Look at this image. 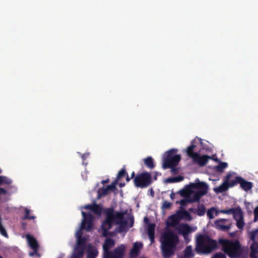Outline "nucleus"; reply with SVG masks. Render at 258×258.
Returning <instances> with one entry per match:
<instances>
[{
    "mask_svg": "<svg viewBox=\"0 0 258 258\" xmlns=\"http://www.w3.org/2000/svg\"><path fill=\"white\" fill-rule=\"evenodd\" d=\"M0 233L4 237L8 238V234L2 224V219L1 217H0Z\"/></svg>",
    "mask_w": 258,
    "mask_h": 258,
    "instance_id": "obj_34",
    "label": "nucleus"
},
{
    "mask_svg": "<svg viewBox=\"0 0 258 258\" xmlns=\"http://www.w3.org/2000/svg\"><path fill=\"white\" fill-rule=\"evenodd\" d=\"M30 213V210L28 209V208L25 209V215L22 218L23 220L25 219H29V220H34L36 218V217L35 216H30L29 214Z\"/></svg>",
    "mask_w": 258,
    "mask_h": 258,
    "instance_id": "obj_33",
    "label": "nucleus"
},
{
    "mask_svg": "<svg viewBox=\"0 0 258 258\" xmlns=\"http://www.w3.org/2000/svg\"><path fill=\"white\" fill-rule=\"evenodd\" d=\"M143 247V244L141 242H136L134 243L133 248L130 251V256L132 257H137L140 252V249Z\"/></svg>",
    "mask_w": 258,
    "mask_h": 258,
    "instance_id": "obj_17",
    "label": "nucleus"
},
{
    "mask_svg": "<svg viewBox=\"0 0 258 258\" xmlns=\"http://www.w3.org/2000/svg\"><path fill=\"white\" fill-rule=\"evenodd\" d=\"M228 166V164L226 162H220L216 167L215 169L217 171L222 172L225 168Z\"/></svg>",
    "mask_w": 258,
    "mask_h": 258,
    "instance_id": "obj_32",
    "label": "nucleus"
},
{
    "mask_svg": "<svg viewBox=\"0 0 258 258\" xmlns=\"http://www.w3.org/2000/svg\"><path fill=\"white\" fill-rule=\"evenodd\" d=\"M254 220L255 221L258 220V206L254 210Z\"/></svg>",
    "mask_w": 258,
    "mask_h": 258,
    "instance_id": "obj_47",
    "label": "nucleus"
},
{
    "mask_svg": "<svg viewBox=\"0 0 258 258\" xmlns=\"http://www.w3.org/2000/svg\"><path fill=\"white\" fill-rule=\"evenodd\" d=\"M33 249V251L29 253V255L30 256H34L35 255H37L38 256H40V254L38 253V251L39 249Z\"/></svg>",
    "mask_w": 258,
    "mask_h": 258,
    "instance_id": "obj_46",
    "label": "nucleus"
},
{
    "mask_svg": "<svg viewBox=\"0 0 258 258\" xmlns=\"http://www.w3.org/2000/svg\"><path fill=\"white\" fill-rule=\"evenodd\" d=\"M161 254L163 258L174 255L179 242L178 236L171 231L163 233L160 239Z\"/></svg>",
    "mask_w": 258,
    "mask_h": 258,
    "instance_id": "obj_2",
    "label": "nucleus"
},
{
    "mask_svg": "<svg viewBox=\"0 0 258 258\" xmlns=\"http://www.w3.org/2000/svg\"><path fill=\"white\" fill-rule=\"evenodd\" d=\"M84 208L86 209L91 210L95 214L100 216L103 211V207L100 205H98L94 203L93 204L87 205L84 206Z\"/></svg>",
    "mask_w": 258,
    "mask_h": 258,
    "instance_id": "obj_14",
    "label": "nucleus"
},
{
    "mask_svg": "<svg viewBox=\"0 0 258 258\" xmlns=\"http://www.w3.org/2000/svg\"><path fill=\"white\" fill-rule=\"evenodd\" d=\"M170 219L171 221V225L172 226L177 225L178 223V222L180 221V219L179 215L177 213V212L176 213V214L170 216Z\"/></svg>",
    "mask_w": 258,
    "mask_h": 258,
    "instance_id": "obj_30",
    "label": "nucleus"
},
{
    "mask_svg": "<svg viewBox=\"0 0 258 258\" xmlns=\"http://www.w3.org/2000/svg\"><path fill=\"white\" fill-rule=\"evenodd\" d=\"M219 243L223 251L230 258H240L244 254V247L241 246L238 240L220 239Z\"/></svg>",
    "mask_w": 258,
    "mask_h": 258,
    "instance_id": "obj_3",
    "label": "nucleus"
},
{
    "mask_svg": "<svg viewBox=\"0 0 258 258\" xmlns=\"http://www.w3.org/2000/svg\"><path fill=\"white\" fill-rule=\"evenodd\" d=\"M13 180L6 176L0 175V186L3 185H11Z\"/></svg>",
    "mask_w": 258,
    "mask_h": 258,
    "instance_id": "obj_27",
    "label": "nucleus"
},
{
    "mask_svg": "<svg viewBox=\"0 0 258 258\" xmlns=\"http://www.w3.org/2000/svg\"><path fill=\"white\" fill-rule=\"evenodd\" d=\"M86 239L84 237L77 238V244L76 247V252L83 254L86 247Z\"/></svg>",
    "mask_w": 258,
    "mask_h": 258,
    "instance_id": "obj_16",
    "label": "nucleus"
},
{
    "mask_svg": "<svg viewBox=\"0 0 258 258\" xmlns=\"http://www.w3.org/2000/svg\"><path fill=\"white\" fill-rule=\"evenodd\" d=\"M215 211V209L214 208H212L208 210V211L207 212V215L210 219H212L214 218V213Z\"/></svg>",
    "mask_w": 258,
    "mask_h": 258,
    "instance_id": "obj_39",
    "label": "nucleus"
},
{
    "mask_svg": "<svg viewBox=\"0 0 258 258\" xmlns=\"http://www.w3.org/2000/svg\"><path fill=\"white\" fill-rule=\"evenodd\" d=\"M183 179V177L182 176H178L174 177L175 182H180Z\"/></svg>",
    "mask_w": 258,
    "mask_h": 258,
    "instance_id": "obj_49",
    "label": "nucleus"
},
{
    "mask_svg": "<svg viewBox=\"0 0 258 258\" xmlns=\"http://www.w3.org/2000/svg\"><path fill=\"white\" fill-rule=\"evenodd\" d=\"M194 141L191 142V145L189 146L186 149V154L188 157L191 158L192 160L196 157V155H197L198 153L195 152L194 149L196 147V146L193 144Z\"/></svg>",
    "mask_w": 258,
    "mask_h": 258,
    "instance_id": "obj_24",
    "label": "nucleus"
},
{
    "mask_svg": "<svg viewBox=\"0 0 258 258\" xmlns=\"http://www.w3.org/2000/svg\"><path fill=\"white\" fill-rule=\"evenodd\" d=\"M258 234V229L251 231L249 233L250 239L251 241H255L256 237Z\"/></svg>",
    "mask_w": 258,
    "mask_h": 258,
    "instance_id": "obj_37",
    "label": "nucleus"
},
{
    "mask_svg": "<svg viewBox=\"0 0 258 258\" xmlns=\"http://www.w3.org/2000/svg\"><path fill=\"white\" fill-rule=\"evenodd\" d=\"M108 190L105 188H100L98 189V195L99 198L106 196L108 194Z\"/></svg>",
    "mask_w": 258,
    "mask_h": 258,
    "instance_id": "obj_35",
    "label": "nucleus"
},
{
    "mask_svg": "<svg viewBox=\"0 0 258 258\" xmlns=\"http://www.w3.org/2000/svg\"><path fill=\"white\" fill-rule=\"evenodd\" d=\"M118 181L117 180H115L111 184L107 185L106 186L108 191L109 190H113L116 189V185Z\"/></svg>",
    "mask_w": 258,
    "mask_h": 258,
    "instance_id": "obj_40",
    "label": "nucleus"
},
{
    "mask_svg": "<svg viewBox=\"0 0 258 258\" xmlns=\"http://www.w3.org/2000/svg\"><path fill=\"white\" fill-rule=\"evenodd\" d=\"M204 193L201 192H196L192 196L191 198H185V199L181 200L179 203L181 206H185L187 203H194L198 202L200 201V199L204 196ZM178 203L177 202L176 203Z\"/></svg>",
    "mask_w": 258,
    "mask_h": 258,
    "instance_id": "obj_11",
    "label": "nucleus"
},
{
    "mask_svg": "<svg viewBox=\"0 0 258 258\" xmlns=\"http://www.w3.org/2000/svg\"><path fill=\"white\" fill-rule=\"evenodd\" d=\"M98 254V251L96 247L89 244L87 248V258H96Z\"/></svg>",
    "mask_w": 258,
    "mask_h": 258,
    "instance_id": "obj_20",
    "label": "nucleus"
},
{
    "mask_svg": "<svg viewBox=\"0 0 258 258\" xmlns=\"http://www.w3.org/2000/svg\"><path fill=\"white\" fill-rule=\"evenodd\" d=\"M233 216L234 219L235 220L243 218L242 211L239 207L234 209Z\"/></svg>",
    "mask_w": 258,
    "mask_h": 258,
    "instance_id": "obj_25",
    "label": "nucleus"
},
{
    "mask_svg": "<svg viewBox=\"0 0 258 258\" xmlns=\"http://www.w3.org/2000/svg\"><path fill=\"white\" fill-rule=\"evenodd\" d=\"M177 151V149H172L166 152V156L163 160L162 167L167 169L169 167H176L181 160L180 155H174Z\"/></svg>",
    "mask_w": 258,
    "mask_h": 258,
    "instance_id": "obj_7",
    "label": "nucleus"
},
{
    "mask_svg": "<svg viewBox=\"0 0 258 258\" xmlns=\"http://www.w3.org/2000/svg\"><path fill=\"white\" fill-rule=\"evenodd\" d=\"M26 237L31 249H39V244L34 237L28 234L26 235Z\"/></svg>",
    "mask_w": 258,
    "mask_h": 258,
    "instance_id": "obj_21",
    "label": "nucleus"
},
{
    "mask_svg": "<svg viewBox=\"0 0 258 258\" xmlns=\"http://www.w3.org/2000/svg\"><path fill=\"white\" fill-rule=\"evenodd\" d=\"M217 242L209 236L200 235L197 238L195 251L198 253H210L217 248Z\"/></svg>",
    "mask_w": 258,
    "mask_h": 258,
    "instance_id": "obj_4",
    "label": "nucleus"
},
{
    "mask_svg": "<svg viewBox=\"0 0 258 258\" xmlns=\"http://www.w3.org/2000/svg\"><path fill=\"white\" fill-rule=\"evenodd\" d=\"M126 175V180L127 182H128L130 181V180L132 179L131 178V177H129L127 174Z\"/></svg>",
    "mask_w": 258,
    "mask_h": 258,
    "instance_id": "obj_55",
    "label": "nucleus"
},
{
    "mask_svg": "<svg viewBox=\"0 0 258 258\" xmlns=\"http://www.w3.org/2000/svg\"><path fill=\"white\" fill-rule=\"evenodd\" d=\"M234 209H235V208H230V209H229L227 210L223 209V210H220V212L221 213H223V214H228V215H230V214L233 215V213L234 212Z\"/></svg>",
    "mask_w": 258,
    "mask_h": 258,
    "instance_id": "obj_41",
    "label": "nucleus"
},
{
    "mask_svg": "<svg viewBox=\"0 0 258 258\" xmlns=\"http://www.w3.org/2000/svg\"><path fill=\"white\" fill-rule=\"evenodd\" d=\"M189 211L192 212H194V211H196V209L191 208L189 209Z\"/></svg>",
    "mask_w": 258,
    "mask_h": 258,
    "instance_id": "obj_59",
    "label": "nucleus"
},
{
    "mask_svg": "<svg viewBox=\"0 0 258 258\" xmlns=\"http://www.w3.org/2000/svg\"><path fill=\"white\" fill-rule=\"evenodd\" d=\"M258 251H256L255 249H250V258H257V254Z\"/></svg>",
    "mask_w": 258,
    "mask_h": 258,
    "instance_id": "obj_44",
    "label": "nucleus"
},
{
    "mask_svg": "<svg viewBox=\"0 0 258 258\" xmlns=\"http://www.w3.org/2000/svg\"><path fill=\"white\" fill-rule=\"evenodd\" d=\"M144 221L146 224H148L147 233L151 241V243L154 242L155 239V230L156 225L154 223H149V220L147 217H145Z\"/></svg>",
    "mask_w": 258,
    "mask_h": 258,
    "instance_id": "obj_12",
    "label": "nucleus"
},
{
    "mask_svg": "<svg viewBox=\"0 0 258 258\" xmlns=\"http://www.w3.org/2000/svg\"><path fill=\"white\" fill-rule=\"evenodd\" d=\"M172 204L167 201H164L162 204V208L163 209H169L171 206Z\"/></svg>",
    "mask_w": 258,
    "mask_h": 258,
    "instance_id": "obj_42",
    "label": "nucleus"
},
{
    "mask_svg": "<svg viewBox=\"0 0 258 258\" xmlns=\"http://www.w3.org/2000/svg\"><path fill=\"white\" fill-rule=\"evenodd\" d=\"M179 215L180 220L184 219L188 221H190L192 219L191 216L188 212L185 210H179L177 211Z\"/></svg>",
    "mask_w": 258,
    "mask_h": 258,
    "instance_id": "obj_23",
    "label": "nucleus"
},
{
    "mask_svg": "<svg viewBox=\"0 0 258 258\" xmlns=\"http://www.w3.org/2000/svg\"><path fill=\"white\" fill-rule=\"evenodd\" d=\"M240 187L245 191H248L250 190L253 187V183L250 181L245 180L242 177L240 179Z\"/></svg>",
    "mask_w": 258,
    "mask_h": 258,
    "instance_id": "obj_22",
    "label": "nucleus"
},
{
    "mask_svg": "<svg viewBox=\"0 0 258 258\" xmlns=\"http://www.w3.org/2000/svg\"><path fill=\"white\" fill-rule=\"evenodd\" d=\"M191 232L190 227L186 224H181L179 226L178 232L182 234L184 238L186 239L188 234Z\"/></svg>",
    "mask_w": 258,
    "mask_h": 258,
    "instance_id": "obj_18",
    "label": "nucleus"
},
{
    "mask_svg": "<svg viewBox=\"0 0 258 258\" xmlns=\"http://www.w3.org/2000/svg\"><path fill=\"white\" fill-rule=\"evenodd\" d=\"M22 228L23 230H26V224L25 222H23L22 223Z\"/></svg>",
    "mask_w": 258,
    "mask_h": 258,
    "instance_id": "obj_53",
    "label": "nucleus"
},
{
    "mask_svg": "<svg viewBox=\"0 0 258 258\" xmlns=\"http://www.w3.org/2000/svg\"><path fill=\"white\" fill-rule=\"evenodd\" d=\"M215 228L222 231H227L232 226L231 221L227 219H219L214 222Z\"/></svg>",
    "mask_w": 258,
    "mask_h": 258,
    "instance_id": "obj_10",
    "label": "nucleus"
},
{
    "mask_svg": "<svg viewBox=\"0 0 258 258\" xmlns=\"http://www.w3.org/2000/svg\"><path fill=\"white\" fill-rule=\"evenodd\" d=\"M196 157L194 158L193 161L194 162L198 163L201 166H205L208 161L209 159L211 157L208 155L200 156L199 153L196 155Z\"/></svg>",
    "mask_w": 258,
    "mask_h": 258,
    "instance_id": "obj_15",
    "label": "nucleus"
},
{
    "mask_svg": "<svg viewBox=\"0 0 258 258\" xmlns=\"http://www.w3.org/2000/svg\"><path fill=\"white\" fill-rule=\"evenodd\" d=\"M252 242L250 246V249H255L256 251H258V243L255 241Z\"/></svg>",
    "mask_w": 258,
    "mask_h": 258,
    "instance_id": "obj_45",
    "label": "nucleus"
},
{
    "mask_svg": "<svg viewBox=\"0 0 258 258\" xmlns=\"http://www.w3.org/2000/svg\"><path fill=\"white\" fill-rule=\"evenodd\" d=\"M130 220H131V226H132L133 225V223H134V218L133 217H132L130 218Z\"/></svg>",
    "mask_w": 258,
    "mask_h": 258,
    "instance_id": "obj_56",
    "label": "nucleus"
},
{
    "mask_svg": "<svg viewBox=\"0 0 258 258\" xmlns=\"http://www.w3.org/2000/svg\"><path fill=\"white\" fill-rule=\"evenodd\" d=\"M82 255L83 254L76 252L73 255L72 258H82Z\"/></svg>",
    "mask_w": 258,
    "mask_h": 258,
    "instance_id": "obj_51",
    "label": "nucleus"
},
{
    "mask_svg": "<svg viewBox=\"0 0 258 258\" xmlns=\"http://www.w3.org/2000/svg\"><path fill=\"white\" fill-rule=\"evenodd\" d=\"M167 182L172 183L175 182L174 177H169L166 180Z\"/></svg>",
    "mask_w": 258,
    "mask_h": 258,
    "instance_id": "obj_52",
    "label": "nucleus"
},
{
    "mask_svg": "<svg viewBox=\"0 0 258 258\" xmlns=\"http://www.w3.org/2000/svg\"><path fill=\"white\" fill-rule=\"evenodd\" d=\"M8 194V191L6 189L3 187H0V196L2 195H6Z\"/></svg>",
    "mask_w": 258,
    "mask_h": 258,
    "instance_id": "obj_50",
    "label": "nucleus"
},
{
    "mask_svg": "<svg viewBox=\"0 0 258 258\" xmlns=\"http://www.w3.org/2000/svg\"><path fill=\"white\" fill-rule=\"evenodd\" d=\"M0 258H3L2 256L0 255Z\"/></svg>",
    "mask_w": 258,
    "mask_h": 258,
    "instance_id": "obj_61",
    "label": "nucleus"
},
{
    "mask_svg": "<svg viewBox=\"0 0 258 258\" xmlns=\"http://www.w3.org/2000/svg\"><path fill=\"white\" fill-rule=\"evenodd\" d=\"M211 258H226V256L222 252H217L215 253Z\"/></svg>",
    "mask_w": 258,
    "mask_h": 258,
    "instance_id": "obj_43",
    "label": "nucleus"
},
{
    "mask_svg": "<svg viewBox=\"0 0 258 258\" xmlns=\"http://www.w3.org/2000/svg\"><path fill=\"white\" fill-rule=\"evenodd\" d=\"M135 186L144 188L148 187L152 182V177L150 173L147 171L138 173L133 179Z\"/></svg>",
    "mask_w": 258,
    "mask_h": 258,
    "instance_id": "obj_8",
    "label": "nucleus"
},
{
    "mask_svg": "<svg viewBox=\"0 0 258 258\" xmlns=\"http://www.w3.org/2000/svg\"><path fill=\"white\" fill-rule=\"evenodd\" d=\"M104 213L105 215V220L102 222L101 230L103 237L112 235L109 230L113 225H119L120 231L124 229L127 225V221L124 220L125 212L115 211L113 208L105 209Z\"/></svg>",
    "mask_w": 258,
    "mask_h": 258,
    "instance_id": "obj_1",
    "label": "nucleus"
},
{
    "mask_svg": "<svg viewBox=\"0 0 258 258\" xmlns=\"http://www.w3.org/2000/svg\"><path fill=\"white\" fill-rule=\"evenodd\" d=\"M232 176V173H228L225 177L224 182L218 187L214 188V191L217 194H219L227 190L229 187V185H228V180L231 178Z\"/></svg>",
    "mask_w": 258,
    "mask_h": 258,
    "instance_id": "obj_13",
    "label": "nucleus"
},
{
    "mask_svg": "<svg viewBox=\"0 0 258 258\" xmlns=\"http://www.w3.org/2000/svg\"><path fill=\"white\" fill-rule=\"evenodd\" d=\"M83 220L81 223L80 229L76 233V237L77 238H81L83 235L82 230L85 229L86 231H90L93 228L94 217L90 213H86L85 212H82Z\"/></svg>",
    "mask_w": 258,
    "mask_h": 258,
    "instance_id": "obj_6",
    "label": "nucleus"
},
{
    "mask_svg": "<svg viewBox=\"0 0 258 258\" xmlns=\"http://www.w3.org/2000/svg\"><path fill=\"white\" fill-rule=\"evenodd\" d=\"M136 175H135V173L134 171H133L132 174H131V178H133L134 179L135 177L136 176Z\"/></svg>",
    "mask_w": 258,
    "mask_h": 258,
    "instance_id": "obj_54",
    "label": "nucleus"
},
{
    "mask_svg": "<svg viewBox=\"0 0 258 258\" xmlns=\"http://www.w3.org/2000/svg\"><path fill=\"white\" fill-rule=\"evenodd\" d=\"M240 179H241V177L240 176H236L234 177V179L230 180V178L228 180V185H229V187H233L236 185L237 184H239L240 180Z\"/></svg>",
    "mask_w": 258,
    "mask_h": 258,
    "instance_id": "obj_31",
    "label": "nucleus"
},
{
    "mask_svg": "<svg viewBox=\"0 0 258 258\" xmlns=\"http://www.w3.org/2000/svg\"><path fill=\"white\" fill-rule=\"evenodd\" d=\"M145 165L150 169H153L155 167L153 159L151 157H148L144 159Z\"/></svg>",
    "mask_w": 258,
    "mask_h": 258,
    "instance_id": "obj_26",
    "label": "nucleus"
},
{
    "mask_svg": "<svg viewBox=\"0 0 258 258\" xmlns=\"http://www.w3.org/2000/svg\"><path fill=\"white\" fill-rule=\"evenodd\" d=\"M10 188H14V189H16V186H11L10 187Z\"/></svg>",
    "mask_w": 258,
    "mask_h": 258,
    "instance_id": "obj_60",
    "label": "nucleus"
},
{
    "mask_svg": "<svg viewBox=\"0 0 258 258\" xmlns=\"http://www.w3.org/2000/svg\"><path fill=\"white\" fill-rule=\"evenodd\" d=\"M184 255L185 258H190L194 256L191 246L189 245L185 248L184 251Z\"/></svg>",
    "mask_w": 258,
    "mask_h": 258,
    "instance_id": "obj_29",
    "label": "nucleus"
},
{
    "mask_svg": "<svg viewBox=\"0 0 258 258\" xmlns=\"http://www.w3.org/2000/svg\"><path fill=\"white\" fill-rule=\"evenodd\" d=\"M206 209L203 204H199L196 210V213L199 216H204L206 213Z\"/></svg>",
    "mask_w": 258,
    "mask_h": 258,
    "instance_id": "obj_28",
    "label": "nucleus"
},
{
    "mask_svg": "<svg viewBox=\"0 0 258 258\" xmlns=\"http://www.w3.org/2000/svg\"><path fill=\"white\" fill-rule=\"evenodd\" d=\"M127 173L124 168H122L118 173L117 175L116 180L117 181L122 177L125 176Z\"/></svg>",
    "mask_w": 258,
    "mask_h": 258,
    "instance_id": "obj_36",
    "label": "nucleus"
},
{
    "mask_svg": "<svg viewBox=\"0 0 258 258\" xmlns=\"http://www.w3.org/2000/svg\"><path fill=\"white\" fill-rule=\"evenodd\" d=\"M170 198H171V199H174V194L172 193V194L170 195Z\"/></svg>",
    "mask_w": 258,
    "mask_h": 258,
    "instance_id": "obj_58",
    "label": "nucleus"
},
{
    "mask_svg": "<svg viewBox=\"0 0 258 258\" xmlns=\"http://www.w3.org/2000/svg\"><path fill=\"white\" fill-rule=\"evenodd\" d=\"M209 186L205 182L200 181L199 179L196 180L195 182L190 183L186 185L183 189L179 191L180 196L185 198H191V196L196 192L204 193V196L208 191Z\"/></svg>",
    "mask_w": 258,
    "mask_h": 258,
    "instance_id": "obj_5",
    "label": "nucleus"
},
{
    "mask_svg": "<svg viewBox=\"0 0 258 258\" xmlns=\"http://www.w3.org/2000/svg\"><path fill=\"white\" fill-rule=\"evenodd\" d=\"M115 245V241L112 238H107L103 245V254L110 251V249Z\"/></svg>",
    "mask_w": 258,
    "mask_h": 258,
    "instance_id": "obj_19",
    "label": "nucleus"
},
{
    "mask_svg": "<svg viewBox=\"0 0 258 258\" xmlns=\"http://www.w3.org/2000/svg\"><path fill=\"white\" fill-rule=\"evenodd\" d=\"M236 221V226L239 229H242L244 226V218L241 219L237 220Z\"/></svg>",
    "mask_w": 258,
    "mask_h": 258,
    "instance_id": "obj_38",
    "label": "nucleus"
},
{
    "mask_svg": "<svg viewBox=\"0 0 258 258\" xmlns=\"http://www.w3.org/2000/svg\"><path fill=\"white\" fill-rule=\"evenodd\" d=\"M169 168H171V171L174 174H177L178 172V169L176 167H169Z\"/></svg>",
    "mask_w": 258,
    "mask_h": 258,
    "instance_id": "obj_48",
    "label": "nucleus"
},
{
    "mask_svg": "<svg viewBox=\"0 0 258 258\" xmlns=\"http://www.w3.org/2000/svg\"><path fill=\"white\" fill-rule=\"evenodd\" d=\"M125 249L124 244H120L113 250L103 254V258H123Z\"/></svg>",
    "mask_w": 258,
    "mask_h": 258,
    "instance_id": "obj_9",
    "label": "nucleus"
},
{
    "mask_svg": "<svg viewBox=\"0 0 258 258\" xmlns=\"http://www.w3.org/2000/svg\"><path fill=\"white\" fill-rule=\"evenodd\" d=\"M108 182H109V180L108 179L104 180L102 181V183L104 184V183H107Z\"/></svg>",
    "mask_w": 258,
    "mask_h": 258,
    "instance_id": "obj_57",
    "label": "nucleus"
}]
</instances>
